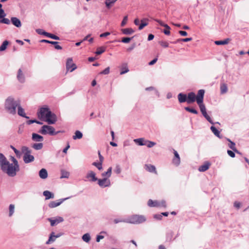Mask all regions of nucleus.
Returning a JSON list of instances; mask_svg holds the SVG:
<instances>
[{"label": "nucleus", "mask_w": 249, "mask_h": 249, "mask_svg": "<svg viewBox=\"0 0 249 249\" xmlns=\"http://www.w3.org/2000/svg\"><path fill=\"white\" fill-rule=\"evenodd\" d=\"M234 206L237 209H239L240 208L241 203L239 202L235 201L234 203Z\"/></svg>", "instance_id": "obj_60"}, {"label": "nucleus", "mask_w": 249, "mask_h": 249, "mask_svg": "<svg viewBox=\"0 0 249 249\" xmlns=\"http://www.w3.org/2000/svg\"><path fill=\"white\" fill-rule=\"evenodd\" d=\"M170 27L168 26V28H165V29L164 30L163 33L166 35H169L170 34Z\"/></svg>", "instance_id": "obj_57"}, {"label": "nucleus", "mask_w": 249, "mask_h": 249, "mask_svg": "<svg viewBox=\"0 0 249 249\" xmlns=\"http://www.w3.org/2000/svg\"><path fill=\"white\" fill-rule=\"evenodd\" d=\"M0 22L6 24H9L10 23V20L6 18H3L2 20L0 21Z\"/></svg>", "instance_id": "obj_53"}, {"label": "nucleus", "mask_w": 249, "mask_h": 249, "mask_svg": "<svg viewBox=\"0 0 249 249\" xmlns=\"http://www.w3.org/2000/svg\"><path fill=\"white\" fill-rule=\"evenodd\" d=\"M83 240L86 243H89L90 240V236L89 233L84 234L82 237Z\"/></svg>", "instance_id": "obj_35"}, {"label": "nucleus", "mask_w": 249, "mask_h": 249, "mask_svg": "<svg viewBox=\"0 0 249 249\" xmlns=\"http://www.w3.org/2000/svg\"><path fill=\"white\" fill-rule=\"evenodd\" d=\"M11 22L13 25L17 27H20L21 26V23L19 19L16 17H13L11 19Z\"/></svg>", "instance_id": "obj_18"}, {"label": "nucleus", "mask_w": 249, "mask_h": 249, "mask_svg": "<svg viewBox=\"0 0 249 249\" xmlns=\"http://www.w3.org/2000/svg\"><path fill=\"white\" fill-rule=\"evenodd\" d=\"M70 176V173L65 170H61V176L60 178H68Z\"/></svg>", "instance_id": "obj_29"}, {"label": "nucleus", "mask_w": 249, "mask_h": 249, "mask_svg": "<svg viewBox=\"0 0 249 249\" xmlns=\"http://www.w3.org/2000/svg\"><path fill=\"white\" fill-rule=\"evenodd\" d=\"M37 116L40 120L50 124H55L57 121L56 115L47 107L41 108L37 113Z\"/></svg>", "instance_id": "obj_2"}, {"label": "nucleus", "mask_w": 249, "mask_h": 249, "mask_svg": "<svg viewBox=\"0 0 249 249\" xmlns=\"http://www.w3.org/2000/svg\"><path fill=\"white\" fill-rule=\"evenodd\" d=\"M117 0H106L105 4L108 9H109Z\"/></svg>", "instance_id": "obj_30"}, {"label": "nucleus", "mask_w": 249, "mask_h": 249, "mask_svg": "<svg viewBox=\"0 0 249 249\" xmlns=\"http://www.w3.org/2000/svg\"><path fill=\"white\" fill-rule=\"evenodd\" d=\"M39 133L43 135L49 134L50 135H54L57 134V132H55V129L53 126L47 125H44L42 126Z\"/></svg>", "instance_id": "obj_6"}, {"label": "nucleus", "mask_w": 249, "mask_h": 249, "mask_svg": "<svg viewBox=\"0 0 249 249\" xmlns=\"http://www.w3.org/2000/svg\"><path fill=\"white\" fill-rule=\"evenodd\" d=\"M18 113L19 116L25 117L27 119L29 118V117L26 116V114L24 112V110L23 108H22L20 106V105H18Z\"/></svg>", "instance_id": "obj_23"}, {"label": "nucleus", "mask_w": 249, "mask_h": 249, "mask_svg": "<svg viewBox=\"0 0 249 249\" xmlns=\"http://www.w3.org/2000/svg\"><path fill=\"white\" fill-rule=\"evenodd\" d=\"M105 51H106V47H98L95 53L97 55H100V54H102V53H103L104 52H105Z\"/></svg>", "instance_id": "obj_37"}, {"label": "nucleus", "mask_w": 249, "mask_h": 249, "mask_svg": "<svg viewBox=\"0 0 249 249\" xmlns=\"http://www.w3.org/2000/svg\"><path fill=\"white\" fill-rule=\"evenodd\" d=\"M17 78L21 83H23L25 81L24 76L21 69H19L18 71Z\"/></svg>", "instance_id": "obj_19"}, {"label": "nucleus", "mask_w": 249, "mask_h": 249, "mask_svg": "<svg viewBox=\"0 0 249 249\" xmlns=\"http://www.w3.org/2000/svg\"><path fill=\"white\" fill-rule=\"evenodd\" d=\"M87 178H91V179L90 180L91 181H95L98 180V178L95 177V174L93 171H90L87 175Z\"/></svg>", "instance_id": "obj_25"}, {"label": "nucleus", "mask_w": 249, "mask_h": 249, "mask_svg": "<svg viewBox=\"0 0 249 249\" xmlns=\"http://www.w3.org/2000/svg\"><path fill=\"white\" fill-rule=\"evenodd\" d=\"M5 16V14L3 9H0V18H2Z\"/></svg>", "instance_id": "obj_63"}, {"label": "nucleus", "mask_w": 249, "mask_h": 249, "mask_svg": "<svg viewBox=\"0 0 249 249\" xmlns=\"http://www.w3.org/2000/svg\"><path fill=\"white\" fill-rule=\"evenodd\" d=\"M144 145L147 146L148 147H152L156 144V143L154 142L147 140L146 142L144 143Z\"/></svg>", "instance_id": "obj_44"}, {"label": "nucleus", "mask_w": 249, "mask_h": 249, "mask_svg": "<svg viewBox=\"0 0 249 249\" xmlns=\"http://www.w3.org/2000/svg\"><path fill=\"white\" fill-rule=\"evenodd\" d=\"M48 220L50 222L51 226L53 227L59 223H61L64 221V219L63 217L60 216H58L56 217L54 219H53L52 218H48Z\"/></svg>", "instance_id": "obj_9"}, {"label": "nucleus", "mask_w": 249, "mask_h": 249, "mask_svg": "<svg viewBox=\"0 0 249 249\" xmlns=\"http://www.w3.org/2000/svg\"><path fill=\"white\" fill-rule=\"evenodd\" d=\"M211 165V163L210 161H205L202 165L199 166L198 170L199 172H204L208 170Z\"/></svg>", "instance_id": "obj_11"}, {"label": "nucleus", "mask_w": 249, "mask_h": 249, "mask_svg": "<svg viewBox=\"0 0 249 249\" xmlns=\"http://www.w3.org/2000/svg\"><path fill=\"white\" fill-rule=\"evenodd\" d=\"M146 19H143L141 20V23L139 25V30H142L145 26H147L148 25V22L146 21Z\"/></svg>", "instance_id": "obj_34"}, {"label": "nucleus", "mask_w": 249, "mask_h": 249, "mask_svg": "<svg viewBox=\"0 0 249 249\" xmlns=\"http://www.w3.org/2000/svg\"><path fill=\"white\" fill-rule=\"evenodd\" d=\"M11 147L13 149V150L14 151L15 154H16V156H19L20 155V152L17 149H16L14 146H13L12 145H11Z\"/></svg>", "instance_id": "obj_58"}, {"label": "nucleus", "mask_w": 249, "mask_h": 249, "mask_svg": "<svg viewBox=\"0 0 249 249\" xmlns=\"http://www.w3.org/2000/svg\"><path fill=\"white\" fill-rule=\"evenodd\" d=\"M32 139L36 142H42L43 141V137L36 133H33Z\"/></svg>", "instance_id": "obj_21"}, {"label": "nucleus", "mask_w": 249, "mask_h": 249, "mask_svg": "<svg viewBox=\"0 0 249 249\" xmlns=\"http://www.w3.org/2000/svg\"><path fill=\"white\" fill-rule=\"evenodd\" d=\"M114 172L117 174H119L121 173V168L119 165H117L116 166L115 169L114 170Z\"/></svg>", "instance_id": "obj_56"}, {"label": "nucleus", "mask_w": 249, "mask_h": 249, "mask_svg": "<svg viewBox=\"0 0 249 249\" xmlns=\"http://www.w3.org/2000/svg\"><path fill=\"white\" fill-rule=\"evenodd\" d=\"M39 176L42 179H46L48 177V172L47 170L44 169H41L39 172Z\"/></svg>", "instance_id": "obj_17"}, {"label": "nucleus", "mask_w": 249, "mask_h": 249, "mask_svg": "<svg viewBox=\"0 0 249 249\" xmlns=\"http://www.w3.org/2000/svg\"><path fill=\"white\" fill-rule=\"evenodd\" d=\"M55 239L54 232L53 231L50 233L49 239L46 242V244H50L54 242Z\"/></svg>", "instance_id": "obj_22"}, {"label": "nucleus", "mask_w": 249, "mask_h": 249, "mask_svg": "<svg viewBox=\"0 0 249 249\" xmlns=\"http://www.w3.org/2000/svg\"><path fill=\"white\" fill-rule=\"evenodd\" d=\"M155 21L158 22L161 26L164 27L165 28H168V25L166 24H164L162 21L159 19H155Z\"/></svg>", "instance_id": "obj_51"}, {"label": "nucleus", "mask_w": 249, "mask_h": 249, "mask_svg": "<svg viewBox=\"0 0 249 249\" xmlns=\"http://www.w3.org/2000/svg\"><path fill=\"white\" fill-rule=\"evenodd\" d=\"M21 154H23V156H31L30 150L26 146H23L21 148Z\"/></svg>", "instance_id": "obj_24"}, {"label": "nucleus", "mask_w": 249, "mask_h": 249, "mask_svg": "<svg viewBox=\"0 0 249 249\" xmlns=\"http://www.w3.org/2000/svg\"><path fill=\"white\" fill-rule=\"evenodd\" d=\"M121 31L124 35H131L134 32L133 29L131 28L122 29Z\"/></svg>", "instance_id": "obj_27"}, {"label": "nucleus", "mask_w": 249, "mask_h": 249, "mask_svg": "<svg viewBox=\"0 0 249 249\" xmlns=\"http://www.w3.org/2000/svg\"><path fill=\"white\" fill-rule=\"evenodd\" d=\"M230 40V39L229 38H227L224 40L215 41L214 43L216 45H225L228 44Z\"/></svg>", "instance_id": "obj_31"}, {"label": "nucleus", "mask_w": 249, "mask_h": 249, "mask_svg": "<svg viewBox=\"0 0 249 249\" xmlns=\"http://www.w3.org/2000/svg\"><path fill=\"white\" fill-rule=\"evenodd\" d=\"M97 180L98 184L100 187L102 188L108 187L110 185V180L107 178H104L103 179H98Z\"/></svg>", "instance_id": "obj_8"}, {"label": "nucleus", "mask_w": 249, "mask_h": 249, "mask_svg": "<svg viewBox=\"0 0 249 249\" xmlns=\"http://www.w3.org/2000/svg\"><path fill=\"white\" fill-rule=\"evenodd\" d=\"M196 96L195 93L193 92H190L187 95V103L191 104L194 103L196 100Z\"/></svg>", "instance_id": "obj_12"}, {"label": "nucleus", "mask_w": 249, "mask_h": 249, "mask_svg": "<svg viewBox=\"0 0 249 249\" xmlns=\"http://www.w3.org/2000/svg\"><path fill=\"white\" fill-rule=\"evenodd\" d=\"M99 162H93L92 164L96 167L99 170L102 169V162L104 160V157H99Z\"/></svg>", "instance_id": "obj_16"}, {"label": "nucleus", "mask_w": 249, "mask_h": 249, "mask_svg": "<svg viewBox=\"0 0 249 249\" xmlns=\"http://www.w3.org/2000/svg\"><path fill=\"white\" fill-rule=\"evenodd\" d=\"M82 133L80 131L77 130L75 131L74 135L73 136L72 138L74 140L80 139L82 138Z\"/></svg>", "instance_id": "obj_33"}, {"label": "nucleus", "mask_w": 249, "mask_h": 249, "mask_svg": "<svg viewBox=\"0 0 249 249\" xmlns=\"http://www.w3.org/2000/svg\"><path fill=\"white\" fill-rule=\"evenodd\" d=\"M14 212V205L10 204L9 206V216L12 215Z\"/></svg>", "instance_id": "obj_47"}, {"label": "nucleus", "mask_w": 249, "mask_h": 249, "mask_svg": "<svg viewBox=\"0 0 249 249\" xmlns=\"http://www.w3.org/2000/svg\"><path fill=\"white\" fill-rule=\"evenodd\" d=\"M234 147H235V143L232 142H231L230 148L231 149H232L233 150H234L235 152H236L237 153L239 154L238 152L236 149H234Z\"/></svg>", "instance_id": "obj_61"}, {"label": "nucleus", "mask_w": 249, "mask_h": 249, "mask_svg": "<svg viewBox=\"0 0 249 249\" xmlns=\"http://www.w3.org/2000/svg\"><path fill=\"white\" fill-rule=\"evenodd\" d=\"M109 72H110V68L109 67H108L107 68H106L104 71H101L100 72V74L107 75V74H109Z\"/></svg>", "instance_id": "obj_46"}, {"label": "nucleus", "mask_w": 249, "mask_h": 249, "mask_svg": "<svg viewBox=\"0 0 249 249\" xmlns=\"http://www.w3.org/2000/svg\"><path fill=\"white\" fill-rule=\"evenodd\" d=\"M43 195L45 196V199H49L54 197V194L49 191H44Z\"/></svg>", "instance_id": "obj_20"}, {"label": "nucleus", "mask_w": 249, "mask_h": 249, "mask_svg": "<svg viewBox=\"0 0 249 249\" xmlns=\"http://www.w3.org/2000/svg\"><path fill=\"white\" fill-rule=\"evenodd\" d=\"M184 109L186 111L190 112L191 113L195 114H197L198 113V111L196 110L194 108H191L189 107H185Z\"/></svg>", "instance_id": "obj_43"}, {"label": "nucleus", "mask_w": 249, "mask_h": 249, "mask_svg": "<svg viewBox=\"0 0 249 249\" xmlns=\"http://www.w3.org/2000/svg\"><path fill=\"white\" fill-rule=\"evenodd\" d=\"M104 238V236L101 235H97L96 238V241L97 242H100L101 239H102Z\"/></svg>", "instance_id": "obj_59"}, {"label": "nucleus", "mask_w": 249, "mask_h": 249, "mask_svg": "<svg viewBox=\"0 0 249 249\" xmlns=\"http://www.w3.org/2000/svg\"><path fill=\"white\" fill-rule=\"evenodd\" d=\"M20 105L19 100H15L12 97H9L5 102V108L7 111L12 114L16 113V107Z\"/></svg>", "instance_id": "obj_3"}, {"label": "nucleus", "mask_w": 249, "mask_h": 249, "mask_svg": "<svg viewBox=\"0 0 249 249\" xmlns=\"http://www.w3.org/2000/svg\"><path fill=\"white\" fill-rule=\"evenodd\" d=\"M178 102L180 103L186 102L187 103V95L182 93H180L178 95Z\"/></svg>", "instance_id": "obj_15"}, {"label": "nucleus", "mask_w": 249, "mask_h": 249, "mask_svg": "<svg viewBox=\"0 0 249 249\" xmlns=\"http://www.w3.org/2000/svg\"><path fill=\"white\" fill-rule=\"evenodd\" d=\"M159 44L164 48H167L169 46V43L167 41H161L159 42Z\"/></svg>", "instance_id": "obj_49"}, {"label": "nucleus", "mask_w": 249, "mask_h": 249, "mask_svg": "<svg viewBox=\"0 0 249 249\" xmlns=\"http://www.w3.org/2000/svg\"><path fill=\"white\" fill-rule=\"evenodd\" d=\"M34 160V157H23V160L26 163H29Z\"/></svg>", "instance_id": "obj_42"}, {"label": "nucleus", "mask_w": 249, "mask_h": 249, "mask_svg": "<svg viewBox=\"0 0 249 249\" xmlns=\"http://www.w3.org/2000/svg\"><path fill=\"white\" fill-rule=\"evenodd\" d=\"M70 198V197L62 198V199L58 200L57 202L54 201H51L50 202L48 206L51 208H55L56 207L59 206L63 201H64L65 200H66Z\"/></svg>", "instance_id": "obj_10"}, {"label": "nucleus", "mask_w": 249, "mask_h": 249, "mask_svg": "<svg viewBox=\"0 0 249 249\" xmlns=\"http://www.w3.org/2000/svg\"><path fill=\"white\" fill-rule=\"evenodd\" d=\"M147 204L149 207H157L160 206L157 201H153L152 199H149L148 201Z\"/></svg>", "instance_id": "obj_32"}, {"label": "nucleus", "mask_w": 249, "mask_h": 249, "mask_svg": "<svg viewBox=\"0 0 249 249\" xmlns=\"http://www.w3.org/2000/svg\"><path fill=\"white\" fill-rule=\"evenodd\" d=\"M13 163L7 160L6 157H0V168L1 171L10 177L16 176L17 173L19 171V166L18 160L15 157H11Z\"/></svg>", "instance_id": "obj_1"}, {"label": "nucleus", "mask_w": 249, "mask_h": 249, "mask_svg": "<svg viewBox=\"0 0 249 249\" xmlns=\"http://www.w3.org/2000/svg\"><path fill=\"white\" fill-rule=\"evenodd\" d=\"M144 168L146 171L149 172L154 173L156 174H157L156 167L153 165L150 164H146L144 165Z\"/></svg>", "instance_id": "obj_13"}, {"label": "nucleus", "mask_w": 249, "mask_h": 249, "mask_svg": "<svg viewBox=\"0 0 249 249\" xmlns=\"http://www.w3.org/2000/svg\"><path fill=\"white\" fill-rule=\"evenodd\" d=\"M146 141L144 138H139L134 140L135 143L139 145H144V143L146 142Z\"/></svg>", "instance_id": "obj_28"}, {"label": "nucleus", "mask_w": 249, "mask_h": 249, "mask_svg": "<svg viewBox=\"0 0 249 249\" xmlns=\"http://www.w3.org/2000/svg\"><path fill=\"white\" fill-rule=\"evenodd\" d=\"M204 117L208 121H209L211 124H213V123L212 122L210 117L208 115L206 114L204 116Z\"/></svg>", "instance_id": "obj_62"}, {"label": "nucleus", "mask_w": 249, "mask_h": 249, "mask_svg": "<svg viewBox=\"0 0 249 249\" xmlns=\"http://www.w3.org/2000/svg\"><path fill=\"white\" fill-rule=\"evenodd\" d=\"M205 91L200 89L198 91L196 96V103L198 105L200 111L203 116L207 114L205 105L203 104Z\"/></svg>", "instance_id": "obj_4"}, {"label": "nucleus", "mask_w": 249, "mask_h": 249, "mask_svg": "<svg viewBox=\"0 0 249 249\" xmlns=\"http://www.w3.org/2000/svg\"><path fill=\"white\" fill-rule=\"evenodd\" d=\"M121 72H120V74L121 75H122V74H124L126 72H127L128 71H129V70L127 68V64H124L122 65V66L121 67Z\"/></svg>", "instance_id": "obj_26"}, {"label": "nucleus", "mask_w": 249, "mask_h": 249, "mask_svg": "<svg viewBox=\"0 0 249 249\" xmlns=\"http://www.w3.org/2000/svg\"><path fill=\"white\" fill-rule=\"evenodd\" d=\"M37 32L39 34L44 35L46 36L50 37L52 39H55V40H59L60 39L59 37L58 36H55L53 34H52L51 33H47L46 32H42L41 33L38 31H37Z\"/></svg>", "instance_id": "obj_14"}, {"label": "nucleus", "mask_w": 249, "mask_h": 249, "mask_svg": "<svg viewBox=\"0 0 249 249\" xmlns=\"http://www.w3.org/2000/svg\"><path fill=\"white\" fill-rule=\"evenodd\" d=\"M128 20L127 16L124 17L122 22H121V26H124L127 23Z\"/></svg>", "instance_id": "obj_50"}, {"label": "nucleus", "mask_w": 249, "mask_h": 249, "mask_svg": "<svg viewBox=\"0 0 249 249\" xmlns=\"http://www.w3.org/2000/svg\"><path fill=\"white\" fill-rule=\"evenodd\" d=\"M8 43L9 42L8 41H4L1 45L0 46V52L4 51L6 49L7 46L8 45Z\"/></svg>", "instance_id": "obj_39"}, {"label": "nucleus", "mask_w": 249, "mask_h": 249, "mask_svg": "<svg viewBox=\"0 0 249 249\" xmlns=\"http://www.w3.org/2000/svg\"><path fill=\"white\" fill-rule=\"evenodd\" d=\"M76 65L73 63L72 59L71 58H69L67 59L66 63V69L68 71L70 70V69H71L70 70L71 72H72L74 70L76 69Z\"/></svg>", "instance_id": "obj_7"}, {"label": "nucleus", "mask_w": 249, "mask_h": 249, "mask_svg": "<svg viewBox=\"0 0 249 249\" xmlns=\"http://www.w3.org/2000/svg\"><path fill=\"white\" fill-rule=\"evenodd\" d=\"M112 168L109 167L107 172L102 173L103 176H107L108 177H110L111 174Z\"/></svg>", "instance_id": "obj_45"}, {"label": "nucleus", "mask_w": 249, "mask_h": 249, "mask_svg": "<svg viewBox=\"0 0 249 249\" xmlns=\"http://www.w3.org/2000/svg\"><path fill=\"white\" fill-rule=\"evenodd\" d=\"M110 33L109 32H105L104 33H103V34H101L100 35V37H106L107 36H108L109 35H110Z\"/></svg>", "instance_id": "obj_64"}, {"label": "nucleus", "mask_w": 249, "mask_h": 249, "mask_svg": "<svg viewBox=\"0 0 249 249\" xmlns=\"http://www.w3.org/2000/svg\"><path fill=\"white\" fill-rule=\"evenodd\" d=\"M228 89L226 84H222L220 86V90L222 94L225 93L227 91Z\"/></svg>", "instance_id": "obj_40"}, {"label": "nucleus", "mask_w": 249, "mask_h": 249, "mask_svg": "<svg viewBox=\"0 0 249 249\" xmlns=\"http://www.w3.org/2000/svg\"><path fill=\"white\" fill-rule=\"evenodd\" d=\"M126 219H114V222L115 224H117L120 222H126Z\"/></svg>", "instance_id": "obj_52"}, {"label": "nucleus", "mask_w": 249, "mask_h": 249, "mask_svg": "<svg viewBox=\"0 0 249 249\" xmlns=\"http://www.w3.org/2000/svg\"><path fill=\"white\" fill-rule=\"evenodd\" d=\"M146 221V218L142 215H133L126 219V223L133 224H139L144 222Z\"/></svg>", "instance_id": "obj_5"}, {"label": "nucleus", "mask_w": 249, "mask_h": 249, "mask_svg": "<svg viewBox=\"0 0 249 249\" xmlns=\"http://www.w3.org/2000/svg\"><path fill=\"white\" fill-rule=\"evenodd\" d=\"M42 147H43V144H42V143H41V142L34 143L32 146V147L34 148L36 150H40L42 148Z\"/></svg>", "instance_id": "obj_41"}, {"label": "nucleus", "mask_w": 249, "mask_h": 249, "mask_svg": "<svg viewBox=\"0 0 249 249\" xmlns=\"http://www.w3.org/2000/svg\"><path fill=\"white\" fill-rule=\"evenodd\" d=\"M211 130L213 133L217 137L220 138V132L213 126L211 127Z\"/></svg>", "instance_id": "obj_38"}, {"label": "nucleus", "mask_w": 249, "mask_h": 249, "mask_svg": "<svg viewBox=\"0 0 249 249\" xmlns=\"http://www.w3.org/2000/svg\"><path fill=\"white\" fill-rule=\"evenodd\" d=\"M153 217L157 220H160L162 219V215L161 214H155Z\"/></svg>", "instance_id": "obj_54"}, {"label": "nucleus", "mask_w": 249, "mask_h": 249, "mask_svg": "<svg viewBox=\"0 0 249 249\" xmlns=\"http://www.w3.org/2000/svg\"><path fill=\"white\" fill-rule=\"evenodd\" d=\"M52 42H54V43H56V44H53V45H54L55 49H56L57 50H61L62 49V47L60 45H58V42L52 41Z\"/></svg>", "instance_id": "obj_55"}, {"label": "nucleus", "mask_w": 249, "mask_h": 249, "mask_svg": "<svg viewBox=\"0 0 249 249\" xmlns=\"http://www.w3.org/2000/svg\"><path fill=\"white\" fill-rule=\"evenodd\" d=\"M180 162V157H174L172 163L176 166H178Z\"/></svg>", "instance_id": "obj_36"}, {"label": "nucleus", "mask_w": 249, "mask_h": 249, "mask_svg": "<svg viewBox=\"0 0 249 249\" xmlns=\"http://www.w3.org/2000/svg\"><path fill=\"white\" fill-rule=\"evenodd\" d=\"M132 37H123L121 41L124 43H128L132 39Z\"/></svg>", "instance_id": "obj_48"}]
</instances>
